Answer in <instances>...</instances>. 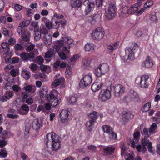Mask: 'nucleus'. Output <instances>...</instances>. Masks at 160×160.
I'll return each mask as SVG.
<instances>
[{"instance_id":"f257e3e1","label":"nucleus","mask_w":160,"mask_h":160,"mask_svg":"<svg viewBox=\"0 0 160 160\" xmlns=\"http://www.w3.org/2000/svg\"><path fill=\"white\" fill-rule=\"evenodd\" d=\"M73 42V40L69 37H65L62 38L61 40L57 41L54 44L53 47V52L56 53L62 48L63 51L69 54L71 45L72 44Z\"/></svg>"},{"instance_id":"f03ea898","label":"nucleus","mask_w":160,"mask_h":160,"mask_svg":"<svg viewBox=\"0 0 160 160\" xmlns=\"http://www.w3.org/2000/svg\"><path fill=\"white\" fill-rule=\"evenodd\" d=\"M43 36L44 42L46 46H49L52 43V37L49 34L48 30L45 28H40L37 30L34 31L33 36L34 40L36 41L39 40L41 37Z\"/></svg>"},{"instance_id":"7ed1b4c3","label":"nucleus","mask_w":160,"mask_h":160,"mask_svg":"<svg viewBox=\"0 0 160 160\" xmlns=\"http://www.w3.org/2000/svg\"><path fill=\"white\" fill-rule=\"evenodd\" d=\"M49 138L52 141V149L53 151H57L61 147V144L60 140V137L53 132H52L47 134L46 136V145L48 147V143L49 142Z\"/></svg>"},{"instance_id":"20e7f679","label":"nucleus","mask_w":160,"mask_h":160,"mask_svg":"<svg viewBox=\"0 0 160 160\" xmlns=\"http://www.w3.org/2000/svg\"><path fill=\"white\" fill-rule=\"evenodd\" d=\"M29 24L28 21H22L20 23L17 28V32L21 35L23 40L25 41L30 40V34L29 31L26 29V28Z\"/></svg>"},{"instance_id":"39448f33","label":"nucleus","mask_w":160,"mask_h":160,"mask_svg":"<svg viewBox=\"0 0 160 160\" xmlns=\"http://www.w3.org/2000/svg\"><path fill=\"white\" fill-rule=\"evenodd\" d=\"M98 114L97 112L93 111L88 114L89 121L86 122V124L88 130L90 132H91L94 128V124L98 118Z\"/></svg>"},{"instance_id":"423d86ee","label":"nucleus","mask_w":160,"mask_h":160,"mask_svg":"<svg viewBox=\"0 0 160 160\" xmlns=\"http://www.w3.org/2000/svg\"><path fill=\"white\" fill-rule=\"evenodd\" d=\"M149 77L148 75H142L140 77H137L136 78L135 82L138 86L140 88H146L149 86L148 82Z\"/></svg>"},{"instance_id":"0eeeda50","label":"nucleus","mask_w":160,"mask_h":160,"mask_svg":"<svg viewBox=\"0 0 160 160\" xmlns=\"http://www.w3.org/2000/svg\"><path fill=\"white\" fill-rule=\"evenodd\" d=\"M53 17L56 18L57 19H55V24L56 23L58 26L57 29L60 27L63 29L65 28V27L66 26L67 21L66 19L64 18V16L62 15H59L57 13H55L53 15Z\"/></svg>"},{"instance_id":"6e6552de","label":"nucleus","mask_w":160,"mask_h":160,"mask_svg":"<svg viewBox=\"0 0 160 160\" xmlns=\"http://www.w3.org/2000/svg\"><path fill=\"white\" fill-rule=\"evenodd\" d=\"M138 49V46L135 43L133 46L127 48L125 50V56H128V60H132L134 58V54L136 52Z\"/></svg>"},{"instance_id":"1a4fd4ad","label":"nucleus","mask_w":160,"mask_h":160,"mask_svg":"<svg viewBox=\"0 0 160 160\" xmlns=\"http://www.w3.org/2000/svg\"><path fill=\"white\" fill-rule=\"evenodd\" d=\"M111 98V92L108 89H102L98 95V99L102 102L109 100Z\"/></svg>"},{"instance_id":"9d476101","label":"nucleus","mask_w":160,"mask_h":160,"mask_svg":"<svg viewBox=\"0 0 160 160\" xmlns=\"http://www.w3.org/2000/svg\"><path fill=\"white\" fill-rule=\"evenodd\" d=\"M104 29L101 27L96 28L92 32V38L94 39L99 40L102 39L104 36Z\"/></svg>"},{"instance_id":"9b49d317","label":"nucleus","mask_w":160,"mask_h":160,"mask_svg":"<svg viewBox=\"0 0 160 160\" xmlns=\"http://www.w3.org/2000/svg\"><path fill=\"white\" fill-rule=\"evenodd\" d=\"M92 80L91 75H85L80 81L79 83V87L82 88H85L91 83Z\"/></svg>"},{"instance_id":"f8f14e48","label":"nucleus","mask_w":160,"mask_h":160,"mask_svg":"<svg viewBox=\"0 0 160 160\" xmlns=\"http://www.w3.org/2000/svg\"><path fill=\"white\" fill-rule=\"evenodd\" d=\"M59 117L61 122L63 123L67 122L70 118L69 111L67 109L62 110L59 113Z\"/></svg>"},{"instance_id":"ddd939ff","label":"nucleus","mask_w":160,"mask_h":160,"mask_svg":"<svg viewBox=\"0 0 160 160\" xmlns=\"http://www.w3.org/2000/svg\"><path fill=\"white\" fill-rule=\"evenodd\" d=\"M111 89L116 97H120L122 96L124 92V88L122 85L118 84L112 86Z\"/></svg>"},{"instance_id":"4468645a","label":"nucleus","mask_w":160,"mask_h":160,"mask_svg":"<svg viewBox=\"0 0 160 160\" xmlns=\"http://www.w3.org/2000/svg\"><path fill=\"white\" fill-rule=\"evenodd\" d=\"M117 10L115 4L110 3L109 5L108 12L106 13V17L109 19L113 18L115 16Z\"/></svg>"},{"instance_id":"2eb2a0df","label":"nucleus","mask_w":160,"mask_h":160,"mask_svg":"<svg viewBox=\"0 0 160 160\" xmlns=\"http://www.w3.org/2000/svg\"><path fill=\"white\" fill-rule=\"evenodd\" d=\"M20 57L24 62H28L29 61L32 62L35 57V54L33 52L29 53L23 52L21 54Z\"/></svg>"},{"instance_id":"dca6fc26","label":"nucleus","mask_w":160,"mask_h":160,"mask_svg":"<svg viewBox=\"0 0 160 160\" xmlns=\"http://www.w3.org/2000/svg\"><path fill=\"white\" fill-rule=\"evenodd\" d=\"M102 128L104 132L109 135L110 138L112 139H116L117 138L116 134L112 131V128L107 125L102 126Z\"/></svg>"},{"instance_id":"f3484780","label":"nucleus","mask_w":160,"mask_h":160,"mask_svg":"<svg viewBox=\"0 0 160 160\" xmlns=\"http://www.w3.org/2000/svg\"><path fill=\"white\" fill-rule=\"evenodd\" d=\"M83 4L86 7L85 12L87 15L91 11L93 10L95 7L94 2H91L89 0H85L83 2Z\"/></svg>"},{"instance_id":"a211bd4d","label":"nucleus","mask_w":160,"mask_h":160,"mask_svg":"<svg viewBox=\"0 0 160 160\" xmlns=\"http://www.w3.org/2000/svg\"><path fill=\"white\" fill-rule=\"evenodd\" d=\"M140 6L136 5V3L134 5L131 7L127 10L123 11L124 10V8H121L120 9V11L121 12V14H125L126 13L128 14H131L134 13L137 11H138V7H139Z\"/></svg>"},{"instance_id":"6ab92c4d","label":"nucleus","mask_w":160,"mask_h":160,"mask_svg":"<svg viewBox=\"0 0 160 160\" xmlns=\"http://www.w3.org/2000/svg\"><path fill=\"white\" fill-rule=\"evenodd\" d=\"M55 19L52 18L51 21H50L49 20H48L45 22V25L46 27L49 30L52 28L57 29V28L58 26L57 24H55Z\"/></svg>"},{"instance_id":"aec40b11","label":"nucleus","mask_w":160,"mask_h":160,"mask_svg":"<svg viewBox=\"0 0 160 160\" xmlns=\"http://www.w3.org/2000/svg\"><path fill=\"white\" fill-rule=\"evenodd\" d=\"M80 96V94L79 93L73 94L69 97L68 98V100L71 104L75 105L76 104Z\"/></svg>"},{"instance_id":"412c9836","label":"nucleus","mask_w":160,"mask_h":160,"mask_svg":"<svg viewBox=\"0 0 160 160\" xmlns=\"http://www.w3.org/2000/svg\"><path fill=\"white\" fill-rule=\"evenodd\" d=\"M58 92L56 90H52L49 94L47 95V98L48 101H51L52 100L58 98Z\"/></svg>"},{"instance_id":"4be33fe9","label":"nucleus","mask_w":160,"mask_h":160,"mask_svg":"<svg viewBox=\"0 0 160 160\" xmlns=\"http://www.w3.org/2000/svg\"><path fill=\"white\" fill-rule=\"evenodd\" d=\"M140 135V132L139 131L134 132L133 135V139L132 142L131 143L132 147L133 148H135V144L137 143L139 141Z\"/></svg>"},{"instance_id":"5701e85b","label":"nucleus","mask_w":160,"mask_h":160,"mask_svg":"<svg viewBox=\"0 0 160 160\" xmlns=\"http://www.w3.org/2000/svg\"><path fill=\"white\" fill-rule=\"evenodd\" d=\"M29 110V106L26 104H22L21 108L18 110V113L22 115L27 114Z\"/></svg>"},{"instance_id":"b1692460","label":"nucleus","mask_w":160,"mask_h":160,"mask_svg":"<svg viewBox=\"0 0 160 160\" xmlns=\"http://www.w3.org/2000/svg\"><path fill=\"white\" fill-rule=\"evenodd\" d=\"M119 45V42H117L110 44L107 45V48L110 52H112L114 50H116Z\"/></svg>"},{"instance_id":"393cba45","label":"nucleus","mask_w":160,"mask_h":160,"mask_svg":"<svg viewBox=\"0 0 160 160\" xmlns=\"http://www.w3.org/2000/svg\"><path fill=\"white\" fill-rule=\"evenodd\" d=\"M102 85V82L101 81H98L93 83L91 89L93 92H95L100 89Z\"/></svg>"},{"instance_id":"a878e982","label":"nucleus","mask_w":160,"mask_h":160,"mask_svg":"<svg viewBox=\"0 0 160 160\" xmlns=\"http://www.w3.org/2000/svg\"><path fill=\"white\" fill-rule=\"evenodd\" d=\"M143 64L145 67L147 68L152 67L153 65L152 60L151 57L149 56L147 57L145 60L143 62Z\"/></svg>"},{"instance_id":"bb28decb","label":"nucleus","mask_w":160,"mask_h":160,"mask_svg":"<svg viewBox=\"0 0 160 160\" xmlns=\"http://www.w3.org/2000/svg\"><path fill=\"white\" fill-rule=\"evenodd\" d=\"M122 119L123 121H126L129 119H132L133 117V115L130 112H123L122 115Z\"/></svg>"},{"instance_id":"cd10ccee","label":"nucleus","mask_w":160,"mask_h":160,"mask_svg":"<svg viewBox=\"0 0 160 160\" xmlns=\"http://www.w3.org/2000/svg\"><path fill=\"white\" fill-rule=\"evenodd\" d=\"M48 91V88L46 86H43L40 89L39 91L40 97L41 98L45 97L47 95Z\"/></svg>"},{"instance_id":"c85d7f7f","label":"nucleus","mask_w":160,"mask_h":160,"mask_svg":"<svg viewBox=\"0 0 160 160\" xmlns=\"http://www.w3.org/2000/svg\"><path fill=\"white\" fill-rule=\"evenodd\" d=\"M5 63H10L11 64H14L18 62L19 58L17 57H13L12 58L10 57L9 58L6 57L5 58Z\"/></svg>"},{"instance_id":"c756f323","label":"nucleus","mask_w":160,"mask_h":160,"mask_svg":"<svg viewBox=\"0 0 160 160\" xmlns=\"http://www.w3.org/2000/svg\"><path fill=\"white\" fill-rule=\"evenodd\" d=\"M24 89L27 92L31 93H33L36 90V87L35 86L28 85L24 87Z\"/></svg>"},{"instance_id":"7c9ffc66","label":"nucleus","mask_w":160,"mask_h":160,"mask_svg":"<svg viewBox=\"0 0 160 160\" xmlns=\"http://www.w3.org/2000/svg\"><path fill=\"white\" fill-rule=\"evenodd\" d=\"M99 67L100 68L102 72V74H103L107 72L109 69L108 66L106 63H103L102 64L100 65Z\"/></svg>"},{"instance_id":"2f4dec72","label":"nucleus","mask_w":160,"mask_h":160,"mask_svg":"<svg viewBox=\"0 0 160 160\" xmlns=\"http://www.w3.org/2000/svg\"><path fill=\"white\" fill-rule=\"evenodd\" d=\"M21 75L24 78L28 80L30 78V73L29 71L26 69H24L22 70Z\"/></svg>"},{"instance_id":"473e14b6","label":"nucleus","mask_w":160,"mask_h":160,"mask_svg":"<svg viewBox=\"0 0 160 160\" xmlns=\"http://www.w3.org/2000/svg\"><path fill=\"white\" fill-rule=\"evenodd\" d=\"M42 126L41 124L39 122L38 119L33 121L32 125V128L35 130L39 129Z\"/></svg>"},{"instance_id":"72a5a7b5","label":"nucleus","mask_w":160,"mask_h":160,"mask_svg":"<svg viewBox=\"0 0 160 160\" xmlns=\"http://www.w3.org/2000/svg\"><path fill=\"white\" fill-rule=\"evenodd\" d=\"M115 148L114 147H108L103 149L104 152L106 154H111L114 152L115 150Z\"/></svg>"},{"instance_id":"f704fd0d","label":"nucleus","mask_w":160,"mask_h":160,"mask_svg":"<svg viewBox=\"0 0 160 160\" xmlns=\"http://www.w3.org/2000/svg\"><path fill=\"white\" fill-rule=\"evenodd\" d=\"M141 131L142 135H144V138L148 137L151 134L149 128H144L143 129L141 128Z\"/></svg>"},{"instance_id":"c9c22d12","label":"nucleus","mask_w":160,"mask_h":160,"mask_svg":"<svg viewBox=\"0 0 160 160\" xmlns=\"http://www.w3.org/2000/svg\"><path fill=\"white\" fill-rule=\"evenodd\" d=\"M84 49L86 52L92 51L94 49V44L92 43H87L85 45Z\"/></svg>"},{"instance_id":"e433bc0d","label":"nucleus","mask_w":160,"mask_h":160,"mask_svg":"<svg viewBox=\"0 0 160 160\" xmlns=\"http://www.w3.org/2000/svg\"><path fill=\"white\" fill-rule=\"evenodd\" d=\"M33 62L39 65H42L44 62V59L41 56H37L34 59H33Z\"/></svg>"},{"instance_id":"4c0bfd02","label":"nucleus","mask_w":160,"mask_h":160,"mask_svg":"<svg viewBox=\"0 0 160 160\" xmlns=\"http://www.w3.org/2000/svg\"><path fill=\"white\" fill-rule=\"evenodd\" d=\"M131 93H132V98L135 102H138L139 100V95L137 94V92L134 90H131L130 91Z\"/></svg>"},{"instance_id":"58836bf2","label":"nucleus","mask_w":160,"mask_h":160,"mask_svg":"<svg viewBox=\"0 0 160 160\" xmlns=\"http://www.w3.org/2000/svg\"><path fill=\"white\" fill-rule=\"evenodd\" d=\"M151 106V103L148 102L145 104L142 108L141 110L142 112L148 111L150 109Z\"/></svg>"},{"instance_id":"ea45409f","label":"nucleus","mask_w":160,"mask_h":160,"mask_svg":"<svg viewBox=\"0 0 160 160\" xmlns=\"http://www.w3.org/2000/svg\"><path fill=\"white\" fill-rule=\"evenodd\" d=\"M2 33L6 37H11L12 36V32L11 31L4 28L2 31Z\"/></svg>"},{"instance_id":"a19ab883","label":"nucleus","mask_w":160,"mask_h":160,"mask_svg":"<svg viewBox=\"0 0 160 160\" xmlns=\"http://www.w3.org/2000/svg\"><path fill=\"white\" fill-rule=\"evenodd\" d=\"M82 4V2L80 0H74L72 6L73 8H79Z\"/></svg>"},{"instance_id":"79ce46f5","label":"nucleus","mask_w":160,"mask_h":160,"mask_svg":"<svg viewBox=\"0 0 160 160\" xmlns=\"http://www.w3.org/2000/svg\"><path fill=\"white\" fill-rule=\"evenodd\" d=\"M8 155V152L6 151V148L0 149V158H5Z\"/></svg>"},{"instance_id":"37998d69","label":"nucleus","mask_w":160,"mask_h":160,"mask_svg":"<svg viewBox=\"0 0 160 160\" xmlns=\"http://www.w3.org/2000/svg\"><path fill=\"white\" fill-rule=\"evenodd\" d=\"M149 19L151 21L156 23L157 22L158 19L156 14L153 12H152L149 15Z\"/></svg>"},{"instance_id":"c03bdc74","label":"nucleus","mask_w":160,"mask_h":160,"mask_svg":"<svg viewBox=\"0 0 160 160\" xmlns=\"http://www.w3.org/2000/svg\"><path fill=\"white\" fill-rule=\"evenodd\" d=\"M49 101L51 102V106L53 108L56 107L59 104V100L58 98H56L55 99L52 100L51 101Z\"/></svg>"},{"instance_id":"a18cd8bd","label":"nucleus","mask_w":160,"mask_h":160,"mask_svg":"<svg viewBox=\"0 0 160 160\" xmlns=\"http://www.w3.org/2000/svg\"><path fill=\"white\" fill-rule=\"evenodd\" d=\"M62 52H58V54L59 55L60 59L62 60H64L67 58V57L65 53H66L65 52L62 51Z\"/></svg>"},{"instance_id":"49530a36","label":"nucleus","mask_w":160,"mask_h":160,"mask_svg":"<svg viewBox=\"0 0 160 160\" xmlns=\"http://www.w3.org/2000/svg\"><path fill=\"white\" fill-rule=\"evenodd\" d=\"M64 80V78H61L60 79H55L52 83V85L54 87H57L61 83V80Z\"/></svg>"},{"instance_id":"de8ad7c7","label":"nucleus","mask_w":160,"mask_h":160,"mask_svg":"<svg viewBox=\"0 0 160 160\" xmlns=\"http://www.w3.org/2000/svg\"><path fill=\"white\" fill-rule=\"evenodd\" d=\"M157 125L156 123H153L150 126L149 128V130L151 134L155 133V130L157 128Z\"/></svg>"},{"instance_id":"09e8293b","label":"nucleus","mask_w":160,"mask_h":160,"mask_svg":"<svg viewBox=\"0 0 160 160\" xmlns=\"http://www.w3.org/2000/svg\"><path fill=\"white\" fill-rule=\"evenodd\" d=\"M1 137L5 140L9 138V134L8 132L6 130L3 131L1 135Z\"/></svg>"},{"instance_id":"8fccbe9b","label":"nucleus","mask_w":160,"mask_h":160,"mask_svg":"<svg viewBox=\"0 0 160 160\" xmlns=\"http://www.w3.org/2000/svg\"><path fill=\"white\" fill-rule=\"evenodd\" d=\"M95 73L96 75L98 77H101L102 75L103 74L100 68L98 67L95 70Z\"/></svg>"},{"instance_id":"3c124183","label":"nucleus","mask_w":160,"mask_h":160,"mask_svg":"<svg viewBox=\"0 0 160 160\" xmlns=\"http://www.w3.org/2000/svg\"><path fill=\"white\" fill-rule=\"evenodd\" d=\"M92 19L91 22L92 23L94 22L99 19V17L98 15L95 14L92 15L91 17Z\"/></svg>"},{"instance_id":"603ef678","label":"nucleus","mask_w":160,"mask_h":160,"mask_svg":"<svg viewBox=\"0 0 160 160\" xmlns=\"http://www.w3.org/2000/svg\"><path fill=\"white\" fill-rule=\"evenodd\" d=\"M150 143L152 142L149 141V140L147 138V137L144 138L142 140V144L143 146H148Z\"/></svg>"},{"instance_id":"864d4df0","label":"nucleus","mask_w":160,"mask_h":160,"mask_svg":"<svg viewBox=\"0 0 160 160\" xmlns=\"http://www.w3.org/2000/svg\"><path fill=\"white\" fill-rule=\"evenodd\" d=\"M153 4V2L152 0H147L144 4V6H146L148 8L150 7Z\"/></svg>"},{"instance_id":"5fc2aeb1","label":"nucleus","mask_w":160,"mask_h":160,"mask_svg":"<svg viewBox=\"0 0 160 160\" xmlns=\"http://www.w3.org/2000/svg\"><path fill=\"white\" fill-rule=\"evenodd\" d=\"M20 155L22 160H28L27 159L28 158V156L24 152H21L20 153Z\"/></svg>"},{"instance_id":"6e6d98bb","label":"nucleus","mask_w":160,"mask_h":160,"mask_svg":"<svg viewBox=\"0 0 160 160\" xmlns=\"http://www.w3.org/2000/svg\"><path fill=\"white\" fill-rule=\"evenodd\" d=\"M52 54L53 53L52 51H48L46 52L44 57L47 58H50L52 56Z\"/></svg>"},{"instance_id":"4d7b16f0","label":"nucleus","mask_w":160,"mask_h":160,"mask_svg":"<svg viewBox=\"0 0 160 160\" xmlns=\"http://www.w3.org/2000/svg\"><path fill=\"white\" fill-rule=\"evenodd\" d=\"M19 116L17 114H13L8 113L7 115V117L12 119H16Z\"/></svg>"},{"instance_id":"13d9d810","label":"nucleus","mask_w":160,"mask_h":160,"mask_svg":"<svg viewBox=\"0 0 160 160\" xmlns=\"http://www.w3.org/2000/svg\"><path fill=\"white\" fill-rule=\"evenodd\" d=\"M14 48L16 50H20L22 49L23 47L21 44H17L15 45L14 47Z\"/></svg>"},{"instance_id":"bf43d9fd","label":"nucleus","mask_w":160,"mask_h":160,"mask_svg":"<svg viewBox=\"0 0 160 160\" xmlns=\"http://www.w3.org/2000/svg\"><path fill=\"white\" fill-rule=\"evenodd\" d=\"M35 45L34 44H31L29 45L26 49L27 51H31L32 50L35 48Z\"/></svg>"},{"instance_id":"052dcab7","label":"nucleus","mask_w":160,"mask_h":160,"mask_svg":"<svg viewBox=\"0 0 160 160\" xmlns=\"http://www.w3.org/2000/svg\"><path fill=\"white\" fill-rule=\"evenodd\" d=\"M96 148L95 146L93 145H90L88 147V148L93 152H95Z\"/></svg>"},{"instance_id":"680f3d73","label":"nucleus","mask_w":160,"mask_h":160,"mask_svg":"<svg viewBox=\"0 0 160 160\" xmlns=\"http://www.w3.org/2000/svg\"><path fill=\"white\" fill-rule=\"evenodd\" d=\"M103 0H96V5L98 7H101L102 5Z\"/></svg>"},{"instance_id":"e2e57ef3","label":"nucleus","mask_w":160,"mask_h":160,"mask_svg":"<svg viewBox=\"0 0 160 160\" xmlns=\"http://www.w3.org/2000/svg\"><path fill=\"white\" fill-rule=\"evenodd\" d=\"M83 64L88 67L90 65L91 63V61L89 59H86L83 61Z\"/></svg>"},{"instance_id":"0e129e2a","label":"nucleus","mask_w":160,"mask_h":160,"mask_svg":"<svg viewBox=\"0 0 160 160\" xmlns=\"http://www.w3.org/2000/svg\"><path fill=\"white\" fill-rule=\"evenodd\" d=\"M14 8L16 11H19L22 9V6L18 4H16L14 5Z\"/></svg>"},{"instance_id":"69168bd1","label":"nucleus","mask_w":160,"mask_h":160,"mask_svg":"<svg viewBox=\"0 0 160 160\" xmlns=\"http://www.w3.org/2000/svg\"><path fill=\"white\" fill-rule=\"evenodd\" d=\"M8 42L9 44L11 45H13L16 42V40L12 38H11L8 40Z\"/></svg>"},{"instance_id":"338daca9","label":"nucleus","mask_w":160,"mask_h":160,"mask_svg":"<svg viewBox=\"0 0 160 160\" xmlns=\"http://www.w3.org/2000/svg\"><path fill=\"white\" fill-rule=\"evenodd\" d=\"M11 75L13 77H15L17 75L18 73L16 70L14 69H13L11 70L10 72Z\"/></svg>"},{"instance_id":"774afa93","label":"nucleus","mask_w":160,"mask_h":160,"mask_svg":"<svg viewBox=\"0 0 160 160\" xmlns=\"http://www.w3.org/2000/svg\"><path fill=\"white\" fill-rule=\"evenodd\" d=\"M33 102V99L32 98H29L26 100V102L29 105L32 104Z\"/></svg>"}]
</instances>
